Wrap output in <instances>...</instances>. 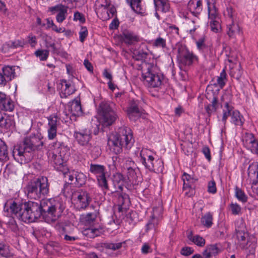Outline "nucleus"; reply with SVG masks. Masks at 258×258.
<instances>
[{
  "label": "nucleus",
  "instance_id": "nucleus-1",
  "mask_svg": "<svg viewBox=\"0 0 258 258\" xmlns=\"http://www.w3.org/2000/svg\"><path fill=\"white\" fill-rule=\"evenodd\" d=\"M38 202L28 201L20 204L13 202L10 206L11 212L25 223H31L41 216Z\"/></svg>",
  "mask_w": 258,
  "mask_h": 258
},
{
  "label": "nucleus",
  "instance_id": "nucleus-2",
  "mask_svg": "<svg viewBox=\"0 0 258 258\" xmlns=\"http://www.w3.org/2000/svg\"><path fill=\"white\" fill-rule=\"evenodd\" d=\"M43 142L39 137L30 136L25 138L20 145L15 146L13 156L16 159L17 156L20 158L21 162L30 161L33 158V152L42 149Z\"/></svg>",
  "mask_w": 258,
  "mask_h": 258
},
{
  "label": "nucleus",
  "instance_id": "nucleus-3",
  "mask_svg": "<svg viewBox=\"0 0 258 258\" xmlns=\"http://www.w3.org/2000/svg\"><path fill=\"white\" fill-rule=\"evenodd\" d=\"M134 143L132 131L129 127H121L118 133H112L108 135L107 144L116 154L121 152L122 148L130 149Z\"/></svg>",
  "mask_w": 258,
  "mask_h": 258
},
{
  "label": "nucleus",
  "instance_id": "nucleus-4",
  "mask_svg": "<svg viewBox=\"0 0 258 258\" xmlns=\"http://www.w3.org/2000/svg\"><path fill=\"white\" fill-rule=\"evenodd\" d=\"M49 183L45 176H40L30 181L26 186L27 196L30 199H43L49 193Z\"/></svg>",
  "mask_w": 258,
  "mask_h": 258
},
{
  "label": "nucleus",
  "instance_id": "nucleus-5",
  "mask_svg": "<svg viewBox=\"0 0 258 258\" xmlns=\"http://www.w3.org/2000/svg\"><path fill=\"white\" fill-rule=\"evenodd\" d=\"M115 106L113 103L109 102H102L100 104L98 113L100 116V121L104 126L112 125L116 119L117 115Z\"/></svg>",
  "mask_w": 258,
  "mask_h": 258
},
{
  "label": "nucleus",
  "instance_id": "nucleus-6",
  "mask_svg": "<svg viewBox=\"0 0 258 258\" xmlns=\"http://www.w3.org/2000/svg\"><path fill=\"white\" fill-rule=\"evenodd\" d=\"M178 52L177 57L180 69H182L183 67H185V69L198 60L197 56L185 47L179 48Z\"/></svg>",
  "mask_w": 258,
  "mask_h": 258
},
{
  "label": "nucleus",
  "instance_id": "nucleus-7",
  "mask_svg": "<svg viewBox=\"0 0 258 258\" xmlns=\"http://www.w3.org/2000/svg\"><path fill=\"white\" fill-rule=\"evenodd\" d=\"M65 151V148L59 147L54 149L49 152L48 157L57 169H59L61 166H63L67 160L68 155L64 154Z\"/></svg>",
  "mask_w": 258,
  "mask_h": 258
},
{
  "label": "nucleus",
  "instance_id": "nucleus-8",
  "mask_svg": "<svg viewBox=\"0 0 258 258\" xmlns=\"http://www.w3.org/2000/svg\"><path fill=\"white\" fill-rule=\"evenodd\" d=\"M142 78L145 85L150 88H157L161 86L162 77L154 73L150 69L142 73Z\"/></svg>",
  "mask_w": 258,
  "mask_h": 258
},
{
  "label": "nucleus",
  "instance_id": "nucleus-9",
  "mask_svg": "<svg viewBox=\"0 0 258 258\" xmlns=\"http://www.w3.org/2000/svg\"><path fill=\"white\" fill-rule=\"evenodd\" d=\"M120 191L116 189V192L112 195L116 198V203L119 207V211L126 210L129 208L130 206V200L128 195L120 192L122 190V187L119 185L118 187Z\"/></svg>",
  "mask_w": 258,
  "mask_h": 258
},
{
  "label": "nucleus",
  "instance_id": "nucleus-10",
  "mask_svg": "<svg viewBox=\"0 0 258 258\" xmlns=\"http://www.w3.org/2000/svg\"><path fill=\"white\" fill-rule=\"evenodd\" d=\"M53 202L55 203L54 200L51 199L43 200L38 202L40 206L39 207L41 216H45L47 214L51 216L54 215L57 206L59 204L58 203L56 204L53 203Z\"/></svg>",
  "mask_w": 258,
  "mask_h": 258
},
{
  "label": "nucleus",
  "instance_id": "nucleus-11",
  "mask_svg": "<svg viewBox=\"0 0 258 258\" xmlns=\"http://www.w3.org/2000/svg\"><path fill=\"white\" fill-rule=\"evenodd\" d=\"M77 196V201L76 205L77 208L79 209H84L86 208L91 201L89 194L86 191H82L75 194L74 196Z\"/></svg>",
  "mask_w": 258,
  "mask_h": 258
},
{
  "label": "nucleus",
  "instance_id": "nucleus-12",
  "mask_svg": "<svg viewBox=\"0 0 258 258\" xmlns=\"http://www.w3.org/2000/svg\"><path fill=\"white\" fill-rule=\"evenodd\" d=\"M74 137L81 146H87L91 138V133L90 130L85 129L79 132H75Z\"/></svg>",
  "mask_w": 258,
  "mask_h": 258
},
{
  "label": "nucleus",
  "instance_id": "nucleus-13",
  "mask_svg": "<svg viewBox=\"0 0 258 258\" xmlns=\"http://www.w3.org/2000/svg\"><path fill=\"white\" fill-rule=\"evenodd\" d=\"M70 183H74L77 186H81L85 183L86 177L82 172L72 171L67 174Z\"/></svg>",
  "mask_w": 258,
  "mask_h": 258
},
{
  "label": "nucleus",
  "instance_id": "nucleus-14",
  "mask_svg": "<svg viewBox=\"0 0 258 258\" xmlns=\"http://www.w3.org/2000/svg\"><path fill=\"white\" fill-rule=\"evenodd\" d=\"M187 6L191 14L195 17V18L192 20V22L195 23L202 10V0H190L187 4Z\"/></svg>",
  "mask_w": 258,
  "mask_h": 258
},
{
  "label": "nucleus",
  "instance_id": "nucleus-15",
  "mask_svg": "<svg viewBox=\"0 0 258 258\" xmlns=\"http://www.w3.org/2000/svg\"><path fill=\"white\" fill-rule=\"evenodd\" d=\"M236 236L238 240L237 244L242 248H247L248 233L246 232L245 227L237 228L236 229Z\"/></svg>",
  "mask_w": 258,
  "mask_h": 258
},
{
  "label": "nucleus",
  "instance_id": "nucleus-16",
  "mask_svg": "<svg viewBox=\"0 0 258 258\" xmlns=\"http://www.w3.org/2000/svg\"><path fill=\"white\" fill-rule=\"evenodd\" d=\"M121 40L125 44L133 45L140 41L139 36L134 32L124 30L120 35Z\"/></svg>",
  "mask_w": 258,
  "mask_h": 258
},
{
  "label": "nucleus",
  "instance_id": "nucleus-17",
  "mask_svg": "<svg viewBox=\"0 0 258 258\" xmlns=\"http://www.w3.org/2000/svg\"><path fill=\"white\" fill-rule=\"evenodd\" d=\"M127 115L131 120L136 121L142 115V111L135 103H133L127 110Z\"/></svg>",
  "mask_w": 258,
  "mask_h": 258
},
{
  "label": "nucleus",
  "instance_id": "nucleus-18",
  "mask_svg": "<svg viewBox=\"0 0 258 258\" xmlns=\"http://www.w3.org/2000/svg\"><path fill=\"white\" fill-rule=\"evenodd\" d=\"M61 97L66 98L72 94L74 91V87L71 84L67 82L66 80H62L61 83Z\"/></svg>",
  "mask_w": 258,
  "mask_h": 258
},
{
  "label": "nucleus",
  "instance_id": "nucleus-19",
  "mask_svg": "<svg viewBox=\"0 0 258 258\" xmlns=\"http://www.w3.org/2000/svg\"><path fill=\"white\" fill-rule=\"evenodd\" d=\"M97 182L99 187H100L104 193H106L107 191H110L111 194L116 192L115 188H110L108 185V181L105 177V174L97 177Z\"/></svg>",
  "mask_w": 258,
  "mask_h": 258
},
{
  "label": "nucleus",
  "instance_id": "nucleus-20",
  "mask_svg": "<svg viewBox=\"0 0 258 258\" xmlns=\"http://www.w3.org/2000/svg\"><path fill=\"white\" fill-rule=\"evenodd\" d=\"M227 28V33L230 38H236V37L241 34L240 28L236 23L232 22L231 24L228 26Z\"/></svg>",
  "mask_w": 258,
  "mask_h": 258
},
{
  "label": "nucleus",
  "instance_id": "nucleus-21",
  "mask_svg": "<svg viewBox=\"0 0 258 258\" xmlns=\"http://www.w3.org/2000/svg\"><path fill=\"white\" fill-rule=\"evenodd\" d=\"M156 11H160L164 13L169 12L170 4L168 0H154Z\"/></svg>",
  "mask_w": 258,
  "mask_h": 258
},
{
  "label": "nucleus",
  "instance_id": "nucleus-22",
  "mask_svg": "<svg viewBox=\"0 0 258 258\" xmlns=\"http://www.w3.org/2000/svg\"><path fill=\"white\" fill-rule=\"evenodd\" d=\"M144 155V151H141L140 152L141 162L146 168L151 171L152 169L153 168V163L154 161V158L151 155H149L147 156L148 158L146 159Z\"/></svg>",
  "mask_w": 258,
  "mask_h": 258
},
{
  "label": "nucleus",
  "instance_id": "nucleus-23",
  "mask_svg": "<svg viewBox=\"0 0 258 258\" xmlns=\"http://www.w3.org/2000/svg\"><path fill=\"white\" fill-rule=\"evenodd\" d=\"M231 122L235 125L242 126L244 122V119L238 111L234 110L232 112Z\"/></svg>",
  "mask_w": 258,
  "mask_h": 258
},
{
  "label": "nucleus",
  "instance_id": "nucleus-24",
  "mask_svg": "<svg viewBox=\"0 0 258 258\" xmlns=\"http://www.w3.org/2000/svg\"><path fill=\"white\" fill-rule=\"evenodd\" d=\"M71 112L75 116H79L82 114L81 102L77 100H74L70 106Z\"/></svg>",
  "mask_w": 258,
  "mask_h": 258
},
{
  "label": "nucleus",
  "instance_id": "nucleus-25",
  "mask_svg": "<svg viewBox=\"0 0 258 258\" xmlns=\"http://www.w3.org/2000/svg\"><path fill=\"white\" fill-rule=\"evenodd\" d=\"M14 67L5 66L3 68V74L7 82L12 80L15 77Z\"/></svg>",
  "mask_w": 258,
  "mask_h": 258
},
{
  "label": "nucleus",
  "instance_id": "nucleus-26",
  "mask_svg": "<svg viewBox=\"0 0 258 258\" xmlns=\"http://www.w3.org/2000/svg\"><path fill=\"white\" fill-rule=\"evenodd\" d=\"M90 171L96 175V177L98 176H102L105 174V167L103 165L98 164H93L90 165Z\"/></svg>",
  "mask_w": 258,
  "mask_h": 258
},
{
  "label": "nucleus",
  "instance_id": "nucleus-27",
  "mask_svg": "<svg viewBox=\"0 0 258 258\" xmlns=\"http://www.w3.org/2000/svg\"><path fill=\"white\" fill-rule=\"evenodd\" d=\"M242 74V71L240 63L235 64L230 71V75L231 77L238 80Z\"/></svg>",
  "mask_w": 258,
  "mask_h": 258
},
{
  "label": "nucleus",
  "instance_id": "nucleus-28",
  "mask_svg": "<svg viewBox=\"0 0 258 258\" xmlns=\"http://www.w3.org/2000/svg\"><path fill=\"white\" fill-rule=\"evenodd\" d=\"M14 104L8 97L0 102V109L6 111H12L14 109Z\"/></svg>",
  "mask_w": 258,
  "mask_h": 258
},
{
  "label": "nucleus",
  "instance_id": "nucleus-29",
  "mask_svg": "<svg viewBox=\"0 0 258 258\" xmlns=\"http://www.w3.org/2000/svg\"><path fill=\"white\" fill-rule=\"evenodd\" d=\"M134 54L138 56L137 59H144L148 55V50L145 45H142L138 50H135Z\"/></svg>",
  "mask_w": 258,
  "mask_h": 258
},
{
  "label": "nucleus",
  "instance_id": "nucleus-30",
  "mask_svg": "<svg viewBox=\"0 0 258 258\" xmlns=\"http://www.w3.org/2000/svg\"><path fill=\"white\" fill-rule=\"evenodd\" d=\"M187 238L195 244L199 246H203L205 244V240L202 237L198 235L194 236L192 232H190L187 235Z\"/></svg>",
  "mask_w": 258,
  "mask_h": 258
},
{
  "label": "nucleus",
  "instance_id": "nucleus-31",
  "mask_svg": "<svg viewBox=\"0 0 258 258\" xmlns=\"http://www.w3.org/2000/svg\"><path fill=\"white\" fill-rule=\"evenodd\" d=\"M8 159L7 146L5 143L0 139V161H7Z\"/></svg>",
  "mask_w": 258,
  "mask_h": 258
},
{
  "label": "nucleus",
  "instance_id": "nucleus-32",
  "mask_svg": "<svg viewBox=\"0 0 258 258\" xmlns=\"http://www.w3.org/2000/svg\"><path fill=\"white\" fill-rule=\"evenodd\" d=\"M132 9L137 13H143L141 7V0H126Z\"/></svg>",
  "mask_w": 258,
  "mask_h": 258
},
{
  "label": "nucleus",
  "instance_id": "nucleus-33",
  "mask_svg": "<svg viewBox=\"0 0 258 258\" xmlns=\"http://www.w3.org/2000/svg\"><path fill=\"white\" fill-rule=\"evenodd\" d=\"M82 233L85 236L88 238H93L100 235V231L98 229L89 228L84 229Z\"/></svg>",
  "mask_w": 258,
  "mask_h": 258
},
{
  "label": "nucleus",
  "instance_id": "nucleus-34",
  "mask_svg": "<svg viewBox=\"0 0 258 258\" xmlns=\"http://www.w3.org/2000/svg\"><path fill=\"white\" fill-rule=\"evenodd\" d=\"M202 224L207 228L210 227L213 224V215L210 213H207L201 218Z\"/></svg>",
  "mask_w": 258,
  "mask_h": 258
},
{
  "label": "nucleus",
  "instance_id": "nucleus-35",
  "mask_svg": "<svg viewBox=\"0 0 258 258\" xmlns=\"http://www.w3.org/2000/svg\"><path fill=\"white\" fill-rule=\"evenodd\" d=\"M208 16L209 18L211 20H217L218 18V13L213 4H210L208 3Z\"/></svg>",
  "mask_w": 258,
  "mask_h": 258
},
{
  "label": "nucleus",
  "instance_id": "nucleus-36",
  "mask_svg": "<svg viewBox=\"0 0 258 258\" xmlns=\"http://www.w3.org/2000/svg\"><path fill=\"white\" fill-rule=\"evenodd\" d=\"M0 254L9 258L13 256V253L9 249V246L1 242H0Z\"/></svg>",
  "mask_w": 258,
  "mask_h": 258
},
{
  "label": "nucleus",
  "instance_id": "nucleus-37",
  "mask_svg": "<svg viewBox=\"0 0 258 258\" xmlns=\"http://www.w3.org/2000/svg\"><path fill=\"white\" fill-rule=\"evenodd\" d=\"M232 109L233 107L232 106H230L228 103L226 102L225 103L224 108L223 109V116L222 118V120L224 124H225L227 117L229 116H231L232 115Z\"/></svg>",
  "mask_w": 258,
  "mask_h": 258
},
{
  "label": "nucleus",
  "instance_id": "nucleus-38",
  "mask_svg": "<svg viewBox=\"0 0 258 258\" xmlns=\"http://www.w3.org/2000/svg\"><path fill=\"white\" fill-rule=\"evenodd\" d=\"M235 194L236 198L242 203H245L247 201V197L244 192L240 188L236 186L235 188Z\"/></svg>",
  "mask_w": 258,
  "mask_h": 258
},
{
  "label": "nucleus",
  "instance_id": "nucleus-39",
  "mask_svg": "<svg viewBox=\"0 0 258 258\" xmlns=\"http://www.w3.org/2000/svg\"><path fill=\"white\" fill-rule=\"evenodd\" d=\"M218 106V100L216 97L214 96L211 102V104L207 105L206 107V110L207 112L210 114L213 112H214L216 110Z\"/></svg>",
  "mask_w": 258,
  "mask_h": 258
},
{
  "label": "nucleus",
  "instance_id": "nucleus-40",
  "mask_svg": "<svg viewBox=\"0 0 258 258\" xmlns=\"http://www.w3.org/2000/svg\"><path fill=\"white\" fill-rule=\"evenodd\" d=\"M68 7L63 6L57 13L56 19L58 23L62 22L66 18Z\"/></svg>",
  "mask_w": 258,
  "mask_h": 258
},
{
  "label": "nucleus",
  "instance_id": "nucleus-41",
  "mask_svg": "<svg viewBox=\"0 0 258 258\" xmlns=\"http://www.w3.org/2000/svg\"><path fill=\"white\" fill-rule=\"evenodd\" d=\"M25 42L21 40H15L14 41H9L7 45L10 48L15 49L18 47H22L24 46Z\"/></svg>",
  "mask_w": 258,
  "mask_h": 258
},
{
  "label": "nucleus",
  "instance_id": "nucleus-42",
  "mask_svg": "<svg viewBox=\"0 0 258 258\" xmlns=\"http://www.w3.org/2000/svg\"><path fill=\"white\" fill-rule=\"evenodd\" d=\"M153 168L152 169L151 171L155 172H161L163 169V162L160 159H158L156 161L154 160L153 163Z\"/></svg>",
  "mask_w": 258,
  "mask_h": 258
},
{
  "label": "nucleus",
  "instance_id": "nucleus-43",
  "mask_svg": "<svg viewBox=\"0 0 258 258\" xmlns=\"http://www.w3.org/2000/svg\"><path fill=\"white\" fill-rule=\"evenodd\" d=\"M248 175L250 178L258 180V167L256 166L250 165L248 169Z\"/></svg>",
  "mask_w": 258,
  "mask_h": 258
},
{
  "label": "nucleus",
  "instance_id": "nucleus-44",
  "mask_svg": "<svg viewBox=\"0 0 258 258\" xmlns=\"http://www.w3.org/2000/svg\"><path fill=\"white\" fill-rule=\"evenodd\" d=\"M226 81V73L224 70H223L221 72L220 75L217 78V84L221 88H222Z\"/></svg>",
  "mask_w": 258,
  "mask_h": 258
},
{
  "label": "nucleus",
  "instance_id": "nucleus-45",
  "mask_svg": "<svg viewBox=\"0 0 258 258\" xmlns=\"http://www.w3.org/2000/svg\"><path fill=\"white\" fill-rule=\"evenodd\" d=\"M35 55L39 57L41 60H45L49 55L48 50H38L35 52Z\"/></svg>",
  "mask_w": 258,
  "mask_h": 258
},
{
  "label": "nucleus",
  "instance_id": "nucleus-46",
  "mask_svg": "<svg viewBox=\"0 0 258 258\" xmlns=\"http://www.w3.org/2000/svg\"><path fill=\"white\" fill-rule=\"evenodd\" d=\"M110 2L109 0H97L96 2L95 5L98 9L104 8L105 10L108 9L110 6Z\"/></svg>",
  "mask_w": 258,
  "mask_h": 258
},
{
  "label": "nucleus",
  "instance_id": "nucleus-47",
  "mask_svg": "<svg viewBox=\"0 0 258 258\" xmlns=\"http://www.w3.org/2000/svg\"><path fill=\"white\" fill-rule=\"evenodd\" d=\"M210 26L211 30L215 33H217L221 28L219 22L217 20H211L210 22Z\"/></svg>",
  "mask_w": 258,
  "mask_h": 258
},
{
  "label": "nucleus",
  "instance_id": "nucleus-48",
  "mask_svg": "<svg viewBox=\"0 0 258 258\" xmlns=\"http://www.w3.org/2000/svg\"><path fill=\"white\" fill-rule=\"evenodd\" d=\"M103 245L104 247H105L106 248L111 249L112 250H116L117 249H119L122 246V243L120 242L116 243H104Z\"/></svg>",
  "mask_w": 258,
  "mask_h": 258
},
{
  "label": "nucleus",
  "instance_id": "nucleus-49",
  "mask_svg": "<svg viewBox=\"0 0 258 258\" xmlns=\"http://www.w3.org/2000/svg\"><path fill=\"white\" fill-rule=\"evenodd\" d=\"M48 125L50 127L57 128V122L58 121L57 116L55 114H52L49 116L48 118Z\"/></svg>",
  "mask_w": 258,
  "mask_h": 258
},
{
  "label": "nucleus",
  "instance_id": "nucleus-50",
  "mask_svg": "<svg viewBox=\"0 0 258 258\" xmlns=\"http://www.w3.org/2000/svg\"><path fill=\"white\" fill-rule=\"evenodd\" d=\"M158 224V219L152 218L151 217V220L147 224V230L155 229L156 227Z\"/></svg>",
  "mask_w": 258,
  "mask_h": 258
},
{
  "label": "nucleus",
  "instance_id": "nucleus-51",
  "mask_svg": "<svg viewBox=\"0 0 258 258\" xmlns=\"http://www.w3.org/2000/svg\"><path fill=\"white\" fill-rule=\"evenodd\" d=\"M230 207L232 214L236 215L241 213V208L237 204L231 203L230 205Z\"/></svg>",
  "mask_w": 258,
  "mask_h": 258
},
{
  "label": "nucleus",
  "instance_id": "nucleus-52",
  "mask_svg": "<svg viewBox=\"0 0 258 258\" xmlns=\"http://www.w3.org/2000/svg\"><path fill=\"white\" fill-rule=\"evenodd\" d=\"M154 46L157 47H161L162 48L166 47L165 39L161 37L157 38L154 42Z\"/></svg>",
  "mask_w": 258,
  "mask_h": 258
},
{
  "label": "nucleus",
  "instance_id": "nucleus-53",
  "mask_svg": "<svg viewBox=\"0 0 258 258\" xmlns=\"http://www.w3.org/2000/svg\"><path fill=\"white\" fill-rule=\"evenodd\" d=\"M8 116L5 114H3L0 111V126L2 127H7L8 121H9Z\"/></svg>",
  "mask_w": 258,
  "mask_h": 258
},
{
  "label": "nucleus",
  "instance_id": "nucleus-54",
  "mask_svg": "<svg viewBox=\"0 0 258 258\" xmlns=\"http://www.w3.org/2000/svg\"><path fill=\"white\" fill-rule=\"evenodd\" d=\"M8 226L9 229H10L12 231L14 232H17L18 230V226L16 224L15 220L11 218L9 220L8 222Z\"/></svg>",
  "mask_w": 258,
  "mask_h": 258
},
{
  "label": "nucleus",
  "instance_id": "nucleus-55",
  "mask_svg": "<svg viewBox=\"0 0 258 258\" xmlns=\"http://www.w3.org/2000/svg\"><path fill=\"white\" fill-rule=\"evenodd\" d=\"M162 213V208L161 207H154L153 209L152 218L158 219L161 216Z\"/></svg>",
  "mask_w": 258,
  "mask_h": 258
},
{
  "label": "nucleus",
  "instance_id": "nucleus-56",
  "mask_svg": "<svg viewBox=\"0 0 258 258\" xmlns=\"http://www.w3.org/2000/svg\"><path fill=\"white\" fill-rule=\"evenodd\" d=\"M250 137L249 143L252 145V147L253 150L254 151L255 153L258 155V141H256L254 139V137L252 134L250 135Z\"/></svg>",
  "mask_w": 258,
  "mask_h": 258
},
{
  "label": "nucleus",
  "instance_id": "nucleus-57",
  "mask_svg": "<svg viewBox=\"0 0 258 258\" xmlns=\"http://www.w3.org/2000/svg\"><path fill=\"white\" fill-rule=\"evenodd\" d=\"M207 250L211 255H216L220 251V249L217 245H211L208 248Z\"/></svg>",
  "mask_w": 258,
  "mask_h": 258
},
{
  "label": "nucleus",
  "instance_id": "nucleus-58",
  "mask_svg": "<svg viewBox=\"0 0 258 258\" xmlns=\"http://www.w3.org/2000/svg\"><path fill=\"white\" fill-rule=\"evenodd\" d=\"M88 35V30L86 27H82L79 32L80 40L81 42H83Z\"/></svg>",
  "mask_w": 258,
  "mask_h": 258
},
{
  "label": "nucleus",
  "instance_id": "nucleus-59",
  "mask_svg": "<svg viewBox=\"0 0 258 258\" xmlns=\"http://www.w3.org/2000/svg\"><path fill=\"white\" fill-rule=\"evenodd\" d=\"M208 191L209 192L215 194L217 191L216 183L214 180L210 181L208 183Z\"/></svg>",
  "mask_w": 258,
  "mask_h": 258
},
{
  "label": "nucleus",
  "instance_id": "nucleus-60",
  "mask_svg": "<svg viewBox=\"0 0 258 258\" xmlns=\"http://www.w3.org/2000/svg\"><path fill=\"white\" fill-rule=\"evenodd\" d=\"M196 44L199 49L203 50L207 47L205 44V39L204 37H202L197 40Z\"/></svg>",
  "mask_w": 258,
  "mask_h": 258
},
{
  "label": "nucleus",
  "instance_id": "nucleus-61",
  "mask_svg": "<svg viewBox=\"0 0 258 258\" xmlns=\"http://www.w3.org/2000/svg\"><path fill=\"white\" fill-rule=\"evenodd\" d=\"M97 215L98 213L96 211L88 213L85 217L86 220L89 222H92L95 220Z\"/></svg>",
  "mask_w": 258,
  "mask_h": 258
},
{
  "label": "nucleus",
  "instance_id": "nucleus-62",
  "mask_svg": "<svg viewBox=\"0 0 258 258\" xmlns=\"http://www.w3.org/2000/svg\"><path fill=\"white\" fill-rule=\"evenodd\" d=\"M57 128L56 127H50L48 130V137L50 140L53 139L56 136Z\"/></svg>",
  "mask_w": 258,
  "mask_h": 258
},
{
  "label": "nucleus",
  "instance_id": "nucleus-63",
  "mask_svg": "<svg viewBox=\"0 0 258 258\" xmlns=\"http://www.w3.org/2000/svg\"><path fill=\"white\" fill-rule=\"evenodd\" d=\"M106 13L109 18L113 17L116 12L115 8L111 5H110V6L108 7V9H106Z\"/></svg>",
  "mask_w": 258,
  "mask_h": 258
},
{
  "label": "nucleus",
  "instance_id": "nucleus-64",
  "mask_svg": "<svg viewBox=\"0 0 258 258\" xmlns=\"http://www.w3.org/2000/svg\"><path fill=\"white\" fill-rule=\"evenodd\" d=\"M194 252V250L190 247H183L181 250V254L185 256H188Z\"/></svg>",
  "mask_w": 258,
  "mask_h": 258
}]
</instances>
